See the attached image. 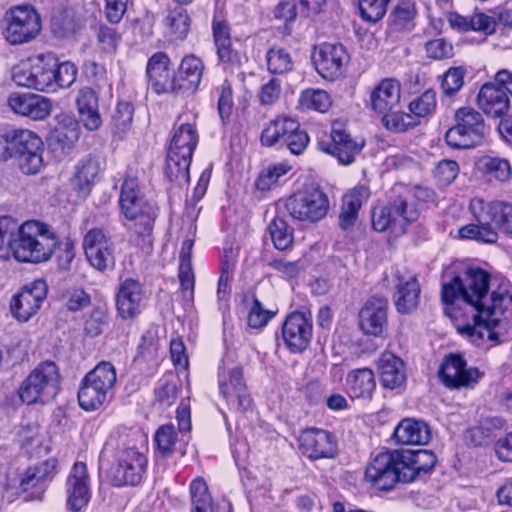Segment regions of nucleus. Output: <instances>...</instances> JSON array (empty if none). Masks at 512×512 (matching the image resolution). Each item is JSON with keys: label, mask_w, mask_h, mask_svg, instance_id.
I'll return each mask as SVG.
<instances>
[{"label": "nucleus", "mask_w": 512, "mask_h": 512, "mask_svg": "<svg viewBox=\"0 0 512 512\" xmlns=\"http://www.w3.org/2000/svg\"><path fill=\"white\" fill-rule=\"evenodd\" d=\"M58 245L54 230L46 223L28 220L10 243V254L21 263L39 264L53 256Z\"/></svg>", "instance_id": "obj_3"}, {"label": "nucleus", "mask_w": 512, "mask_h": 512, "mask_svg": "<svg viewBox=\"0 0 512 512\" xmlns=\"http://www.w3.org/2000/svg\"><path fill=\"white\" fill-rule=\"evenodd\" d=\"M183 118L178 119L179 126L171 139L165 168L167 178L179 187L189 183V168L199 139L195 124Z\"/></svg>", "instance_id": "obj_5"}, {"label": "nucleus", "mask_w": 512, "mask_h": 512, "mask_svg": "<svg viewBox=\"0 0 512 512\" xmlns=\"http://www.w3.org/2000/svg\"><path fill=\"white\" fill-rule=\"evenodd\" d=\"M10 139L11 157L17 159L20 170L26 175L40 172L44 151L42 139L28 129L11 130Z\"/></svg>", "instance_id": "obj_9"}, {"label": "nucleus", "mask_w": 512, "mask_h": 512, "mask_svg": "<svg viewBox=\"0 0 512 512\" xmlns=\"http://www.w3.org/2000/svg\"><path fill=\"white\" fill-rule=\"evenodd\" d=\"M297 121L291 117L281 116L272 120L262 131L261 142L264 146H273L287 135L296 130Z\"/></svg>", "instance_id": "obj_38"}, {"label": "nucleus", "mask_w": 512, "mask_h": 512, "mask_svg": "<svg viewBox=\"0 0 512 512\" xmlns=\"http://www.w3.org/2000/svg\"><path fill=\"white\" fill-rule=\"evenodd\" d=\"M109 395L100 387L93 384L86 377L83 378L78 391V401L81 408L86 411H93L102 406Z\"/></svg>", "instance_id": "obj_42"}, {"label": "nucleus", "mask_w": 512, "mask_h": 512, "mask_svg": "<svg viewBox=\"0 0 512 512\" xmlns=\"http://www.w3.org/2000/svg\"><path fill=\"white\" fill-rule=\"evenodd\" d=\"M268 71L272 74H285L292 70L290 54L283 48H271L266 54Z\"/></svg>", "instance_id": "obj_49"}, {"label": "nucleus", "mask_w": 512, "mask_h": 512, "mask_svg": "<svg viewBox=\"0 0 512 512\" xmlns=\"http://www.w3.org/2000/svg\"><path fill=\"white\" fill-rule=\"evenodd\" d=\"M213 93L217 97V109L221 120L229 121L234 105L231 83L225 79L214 89Z\"/></svg>", "instance_id": "obj_50"}, {"label": "nucleus", "mask_w": 512, "mask_h": 512, "mask_svg": "<svg viewBox=\"0 0 512 512\" xmlns=\"http://www.w3.org/2000/svg\"><path fill=\"white\" fill-rule=\"evenodd\" d=\"M21 224L11 216L0 217V251L5 248L10 252V243L19 233Z\"/></svg>", "instance_id": "obj_64"}, {"label": "nucleus", "mask_w": 512, "mask_h": 512, "mask_svg": "<svg viewBox=\"0 0 512 512\" xmlns=\"http://www.w3.org/2000/svg\"><path fill=\"white\" fill-rule=\"evenodd\" d=\"M477 106L487 116L499 118L505 115L510 107V98L504 89H499L497 85L491 82L481 86L477 98Z\"/></svg>", "instance_id": "obj_31"}, {"label": "nucleus", "mask_w": 512, "mask_h": 512, "mask_svg": "<svg viewBox=\"0 0 512 512\" xmlns=\"http://www.w3.org/2000/svg\"><path fill=\"white\" fill-rule=\"evenodd\" d=\"M146 74L157 94L175 92V74L170 67V58L164 52H156L149 58Z\"/></svg>", "instance_id": "obj_24"}, {"label": "nucleus", "mask_w": 512, "mask_h": 512, "mask_svg": "<svg viewBox=\"0 0 512 512\" xmlns=\"http://www.w3.org/2000/svg\"><path fill=\"white\" fill-rule=\"evenodd\" d=\"M417 15L414 2L403 1L399 3L390 14L391 28L395 31H411L415 27Z\"/></svg>", "instance_id": "obj_43"}, {"label": "nucleus", "mask_w": 512, "mask_h": 512, "mask_svg": "<svg viewBox=\"0 0 512 512\" xmlns=\"http://www.w3.org/2000/svg\"><path fill=\"white\" fill-rule=\"evenodd\" d=\"M320 151L334 156L340 164L349 165L362 149V144L355 142L351 136L340 128L333 127L330 140L318 143Z\"/></svg>", "instance_id": "obj_25"}, {"label": "nucleus", "mask_w": 512, "mask_h": 512, "mask_svg": "<svg viewBox=\"0 0 512 512\" xmlns=\"http://www.w3.org/2000/svg\"><path fill=\"white\" fill-rule=\"evenodd\" d=\"M389 0H358L360 15L367 22L376 23L387 11Z\"/></svg>", "instance_id": "obj_58"}, {"label": "nucleus", "mask_w": 512, "mask_h": 512, "mask_svg": "<svg viewBox=\"0 0 512 512\" xmlns=\"http://www.w3.org/2000/svg\"><path fill=\"white\" fill-rule=\"evenodd\" d=\"M144 295L141 284L134 279H125L116 293V309L123 320L135 319L142 310Z\"/></svg>", "instance_id": "obj_27"}, {"label": "nucleus", "mask_w": 512, "mask_h": 512, "mask_svg": "<svg viewBox=\"0 0 512 512\" xmlns=\"http://www.w3.org/2000/svg\"><path fill=\"white\" fill-rule=\"evenodd\" d=\"M204 73L202 60L194 55L185 56L175 75V92L180 90L195 92L201 82Z\"/></svg>", "instance_id": "obj_35"}, {"label": "nucleus", "mask_w": 512, "mask_h": 512, "mask_svg": "<svg viewBox=\"0 0 512 512\" xmlns=\"http://www.w3.org/2000/svg\"><path fill=\"white\" fill-rule=\"evenodd\" d=\"M57 464L58 461L55 458H50L38 465L29 467L25 471L21 478L20 487L25 492L32 490L30 500L42 499L47 484L56 473Z\"/></svg>", "instance_id": "obj_26"}, {"label": "nucleus", "mask_w": 512, "mask_h": 512, "mask_svg": "<svg viewBox=\"0 0 512 512\" xmlns=\"http://www.w3.org/2000/svg\"><path fill=\"white\" fill-rule=\"evenodd\" d=\"M54 74V92L58 89L69 88L77 78L78 69L75 64L70 61L58 63L55 58Z\"/></svg>", "instance_id": "obj_52"}, {"label": "nucleus", "mask_w": 512, "mask_h": 512, "mask_svg": "<svg viewBox=\"0 0 512 512\" xmlns=\"http://www.w3.org/2000/svg\"><path fill=\"white\" fill-rule=\"evenodd\" d=\"M299 102L303 107L314 109L321 113L326 112L332 104L330 95L326 91L320 89H311L302 92Z\"/></svg>", "instance_id": "obj_54"}, {"label": "nucleus", "mask_w": 512, "mask_h": 512, "mask_svg": "<svg viewBox=\"0 0 512 512\" xmlns=\"http://www.w3.org/2000/svg\"><path fill=\"white\" fill-rule=\"evenodd\" d=\"M466 70L462 66L451 67L443 75L441 89L446 96H454L464 85Z\"/></svg>", "instance_id": "obj_55"}, {"label": "nucleus", "mask_w": 512, "mask_h": 512, "mask_svg": "<svg viewBox=\"0 0 512 512\" xmlns=\"http://www.w3.org/2000/svg\"><path fill=\"white\" fill-rule=\"evenodd\" d=\"M133 106L129 102H119L112 115V128L115 134H125L132 126Z\"/></svg>", "instance_id": "obj_53"}, {"label": "nucleus", "mask_w": 512, "mask_h": 512, "mask_svg": "<svg viewBox=\"0 0 512 512\" xmlns=\"http://www.w3.org/2000/svg\"><path fill=\"white\" fill-rule=\"evenodd\" d=\"M79 123L74 118L63 115L54 130L56 141L62 144L63 147H70L76 143L81 134Z\"/></svg>", "instance_id": "obj_45"}, {"label": "nucleus", "mask_w": 512, "mask_h": 512, "mask_svg": "<svg viewBox=\"0 0 512 512\" xmlns=\"http://www.w3.org/2000/svg\"><path fill=\"white\" fill-rule=\"evenodd\" d=\"M360 327L366 334L379 336L387 322V301L382 297L369 299L360 314Z\"/></svg>", "instance_id": "obj_32"}, {"label": "nucleus", "mask_w": 512, "mask_h": 512, "mask_svg": "<svg viewBox=\"0 0 512 512\" xmlns=\"http://www.w3.org/2000/svg\"><path fill=\"white\" fill-rule=\"evenodd\" d=\"M401 84L394 78L381 80L371 91L369 105L378 115L396 109L400 104Z\"/></svg>", "instance_id": "obj_30"}, {"label": "nucleus", "mask_w": 512, "mask_h": 512, "mask_svg": "<svg viewBox=\"0 0 512 512\" xmlns=\"http://www.w3.org/2000/svg\"><path fill=\"white\" fill-rule=\"evenodd\" d=\"M369 196V188L365 185H358L343 196L341 208L359 213L363 203L368 200Z\"/></svg>", "instance_id": "obj_63"}, {"label": "nucleus", "mask_w": 512, "mask_h": 512, "mask_svg": "<svg viewBox=\"0 0 512 512\" xmlns=\"http://www.w3.org/2000/svg\"><path fill=\"white\" fill-rule=\"evenodd\" d=\"M154 438L158 451L163 456L169 455L173 451L177 441V433L174 425H162L157 429Z\"/></svg>", "instance_id": "obj_61"}, {"label": "nucleus", "mask_w": 512, "mask_h": 512, "mask_svg": "<svg viewBox=\"0 0 512 512\" xmlns=\"http://www.w3.org/2000/svg\"><path fill=\"white\" fill-rule=\"evenodd\" d=\"M212 30L219 64L226 71L238 70L245 56L232 43L228 25L223 21H213Z\"/></svg>", "instance_id": "obj_23"}, {"label": "nucleus", "mask_w": 512, "mask_h": 512, "mask_svg": "<svg viewBox=\"0 0 512 512\" xmlns=\"http://www.w3.org/2000/svg\"><path fill=\"white\" fill-rule=\"evenodd\" d=\"M82 246L87 261L96 270L103 272L114 267L113 243L102 229H89L83 237Z\"/></svg>", "instance_id": "obj_17"}, {"label": "nucleus", "mask_w": 512, "mask_h": 512, "mask_svg": "<svg viewBox=\"0 0 512 512\" xmlns=\"http://www.w3.org/2000/svg\"><path fill=\"white\" fill-rule=\"evenodd\" d=\"M54 67V57L41 55L16 65L13 68L12 79L19 86L41 92H54Z\"/></svg>", "instance_id": "obj_11"}, {"label": "nucleus", "mask_w": 512, "mask_h": 512, "mask_svg": "<svg viewBox=\"0 0 512 512\" xmlns=\"http://www.w3.org/2000/svg\"><path fill=\"white\" fill-rule=\"evenodd\" d=\"M47 296V286L43 280H36L14 295L10 301V311L19 322L29 321L39 310Z\"/></svg>", "instance_id": "obj_18"}, {"label": "nucleus", "mask_w": 512, "mask_h": 512, "mask_svg": "<svg viewBox=\"0 0 512 512\" xmlns=\"http://www.w3.org/2000/svg\"><path fill=\"white\" fill-rule=\"evenodd\" d=\"M417 209L408 204L401 197L397 198L390 206L375 209L372 213V225L376 231L383 232L392 229L394 232H404L408 223L418 219Z\"/></svg>", "instance_id": "obj_12"}, {"label": "nucleus", "mask_w": 512, "mask_h": 512, "mask_svg": "<svg viewBox=\"0 0 512 512\" xmlns=\"http://www.w3.org/2000/svg\"><path fill=\"white\" fill-rule=\"evenodd\" d=\"M67 507L78 512L87 506L90 493V479L84 462H76L67 478L66 483Z\"/></svg>", "instance_id": "obj_21"}, {"label": "nucleus", "mask_w": 512, "mask_h": 512, "mask_svg": "<svg viewBox=\"0 0 512 512\" xmlns=\"http://www.w3.org/2000/svg\"><path fill=\"white\" fill-rule=\"evenodd\" d=\"M489 283L490 275L481 268H470L442 282V302L464 310L458 333L476 346L495 342L498 335L494 329L512 319V295L507 290L489 294Z\"/></svg>", "instance_id": "obj_1"}, {"label": "nucleus", "mask_w": 512, "mask_h": 512, "mask_svg": "<svg viewBox=\"0 0 512 512\" xmlns=\"http://www.w3.org/2000/svg\"><path fill=\"white\" fill-rule=\"evenodd\" d=\"M0 27L4 39L10 45H22L33 41L41 32V18L32 5L23 4L7 9Z\"/></svg>", "instance_id": "obj_7"}, {"label": "nucleus", "mask_w": 512, "mask_h": 512, "mask_svg": "<svg viewBox=\"0 0 512 512\" xmlns=\"http://www.w3.org/2000/svg\"><path fill=\"white\" fill-rule=\"evenodd\" d=\"M505 420L500 416L483 417L479 425L470 430V439L476 446H484L490 443L494 433L505 427Z\"/></svg>", "instance_id": "obj_41"}, {"label": "nucleus", "mask_w": 512, "mask_h": 512, "mask_svg": "<svg viewBox=\"0 0 512 512\" xmlns=\"http://www.w3.org/2000/svg\"><path fill=\"white\" fill-rule=\"evenodd\" d=\"M477 168L490 180L506 182L512 176L509 161L496 156L484 155L480 157L477 161Z\"/></svg>", "instance_id": "obj_39"}, {"label": "nucleus", "mask_w": 512, "mask_h": 512, "mask_svg": "<svg viewBox=\"0 0 512 512\" xmlns=\"http://www.w3.org/2000/svg\"><path fill=\"white\" fill-rule=\"evenodd\" d=\"M439 377L450 389L473 388L481 380L483 373L475 367H468L462 356L451 353L444 358Z\"/></svg>", "instance_id": "obj_14"}, {"label": "nucleus", "mask_w": 512, "mask_h": 512, "mask_svg": "<svg viewBox=\"0 0 512 512\" xmlns=\"http://www.w3.org/2000/svg\"><path fill=\"white\" fill-rule=\"evenodd\" d=\"M396 292L394 294V302L400 313H409L414 310L419 302L420 287L416 277L410 272L395 274Z\"/></svg>", "instance_id": "obj_33"}, {"label": "nucleus", "mask_w": 512, "mask_h": 512, "mask_svg": "<svg viewBox=\"0 0 512 512\" xmlns=\"http://www.w3.org/2000/svg\"><path fill=\"white\" fill-rule=\"evenodd\" d=\"M120 212L129 222L127 228L139 236L145 244L151 243V235L157 217V208L146 201L135 177H127L119 197Z\"/></svg>", "instance_id": "obj_4"}, {"label": "nucleus", "mask_w": 512, "mask_h": 512, "mask_svg": "<svg viewBox=\"0 0 512 512\" xmlns=\"http://www.w3.org/2000/svg\"><path fill=\"white\" fill-rule=\"evenodd\" d=\"M100 172V165L95 158L81 160L76 166L75 179L81 190L88 188L97 178Z\"/></svg>", "instance_id": "obj_51"}, {"label": "nucleus", "mask_w": 512, "mask_h": 512, "mask_svg": "<svg viewBox=\"0 0 512 512\" xmlns=\"http://www.w3.org/2000/svg\"><path fill=\"white\" fill-rule=\"evenodd\" d=\"M313 325L310 317L302 312L289 314L282 325V338L292 353L304 351L310 344Z\"/></svg>", "instance_id": "obj_19"}, {"label": "nucleus", "mask_w": 512, "mask_h": 512, "mask_svg": "<svg viewBox=\"0 0 512 512\" xmlns=\"http://www.w3.org/2000/svg\"><path fill=\"white\" fill-rule=\"evenodd\" d=\"M398 461L402 482L409 483L431 471L436 463V456L428 450H402L398 451Z\"/></svg>", "instance_id": "obj_28"}, {"label": "nucleus", "mask_w": 512, "mask_h": 512, "mask_svg": "<svg viewBox=\"0 0 512 512\" xmlns=\"http://www.w3.org/2000/svg\"><path fill=\"white\" fill-rule=\"evenodd\" d=\"M318 73L325 79L340 77L349 61V55L342 44L324 43L314 56Z\"/></svg>", "instance_id": "obj_20"}, {"label": "nucleus", "mask_w": 512, "mask_h": 512, "mask_svg": "<svg viewBox=\"0 0 512 512\" xmlns=\"http://www.w3.org/2000/svg\"><path fill=\"white\" fill-rule=\"evenodd\" d=\"M285 207L292 219L311 224L327 215L329 199L321 189L311 187L291 195L286 200Z\"/></svg>", "instance_id": "obj_10"}, {"label": "nucleus", "mask_w": 512, "mask_h": 512, "mask_svg": "<svg viewBox=\"0 0 512 512\" xmlns=\"http://www.w3.org/2000/svg\"><path fill=\"white\" fill-rule=\"evenodd\" d=\"M383 126L394 133H403L418 125L417 119L412 114L398 111L396 109L382 114Z\"/></svg>", "instance_id": "obj_46"}, {"label": "nucleus", "mask_w": 512, "mask_h": 512, "mask_svg": "<svg viewBox=\"0 0 512 512\" xmlns=\"http://www.w3.org/2000/svg\"><path fill=\"white\" fill-rule=\"evenodd\" d=\"M380 380L383 387L397 389L406 381L404 362L392 353H383L379 359Z\"/></svg>", "instance_id": "obj_37"}, {"label": "nucleus", "mask_w": 512, "mask_h": 512, "mask_svg": "<svg viewBox=\"0 0 512 512\" xmlns=\"http://www.w3.org/2000/svg\"><path fill=\"white\" fill-rule=\"evenodd\" d=\"M190 493L191 512H214L212 498L204 480H193L190 484Z\"/></svg>", "instance_id": "obj_47"}, {"label": "nucleus", "mask_w": 512, "mask_h": 512, "mask_svg": "<svg viewBox=\"0 0 512 512\" xmlns=\"http://www.w3.org/2000/svg\"><path fill=\"white\" fill-rule=\"evenodd\" d=\"M469 211L474 223L459 229V237L481 243L494 244L497 242L500 230L506 235H512V203L505 200L485 201L473 198Z\"/></svg>", "instance_id": "obj_2"}, {"label": "nucleus", "mask_w": 512, "mask_h": 512, "mask_svg": "<svg viewBox=\"0 0 512 512\" xmlns=\"http://www.w3.org/2000/svg\"><path fill=\"white\" fill-rule=\"evenodd\" d=\"M219 392L227 404L240 411L248 410L252 399L240 367L220 368L218 375Z\"/></svg>", "instance_id": "obj_16"}, {"label": "nucleus", "mask_w": 512, "mask_h": 512, "mask_svg": "<svg viewBox=\"0 0 512 512\" xmlns=\"http://www.w3.org/2000/svg\"><path fill=\"white\" fill-rule=\"evenodd\" d=\"M108 324V312L104 306L94 307L85 320L84 331L90 337L103 333Z\"/></svg>", "instance_id": "obj_56"}, {"label": "nucleus", "mask_w": 512, "mask_h": 512, "mask_svg": "<svg viewBox=\"0 0 512 512\" xmlns=\"http://www.w3.org/2000/svg\"><path fill=\"white\" fill-rule=\"evenodd\" d=\"M488 133L482 115L472 107H462L455 112V125L445 134L452 148L470 149L480 145Z\"/></svg>", "instance_id": "obj_8"}, {"label": "nucleus", "mask_w": 512, "mask_h": 512, "mask_svg": "<svg viewBox=\"0 0 512 512\" xmlns=\"http://www.w3.org/2000/svg\"><path fill=\"white\" fill-rule=\"evenodd\" d=\"M81 27L82 21L72 9L56 11L51 18V31L59 38H68Z\"/></svg>", "instance_id": "obj_40"}, {"label": "nucleus", "mask_w": 512, "mask_h": 512, "mask_svg": "<svg viewBox=\"0 0 512 512\" xmlns=\"http://www.w3.org/2000/svg\"><path fill=\"white\" fill-rule=\"evenodd\" d=\"M166 24L169 26L174 39L183 40L190 28V18L184 8L177 7L167 15Z\"/></svg>", "instance_id": "obj_48"}, {"label": "nucleus", "mask_w": 512, "mask_h": 512, "mask_svg": "<svg viewBox=\"0 0 512 512\" xmlns=\"http://www.w3.org/2000/svg\"><path fill=\"white\" fill-rule=\"evenodd\" d=\"M79 122L89 131H96L102 125L99 111V94L92 87H81L75 96Z\"/></svg>", "instance_id": "obj_29"}, {"label": "nucleus", "mask_w": 512, "mask_h": 512, "mask_svg": "<svg viewBox=\"0 0 512 512\" xmlns=\"http://www.w3.org/2000/svg\"><path fill=\"white\" fill-rule=\"evenodd\" d=\"M398 451L377 454L365 471V479L378 490H390L402 482Z\"/></svg>", "instance_id": "obj_13"}, {"label": "nucleus", "mask_w": 512, "mask_h": 512, "mask_svg": "<svg viewBox=\"0 0 512 512\" xmlns=\"http://www.w3.org/2000/svg\"><path fill=\"white\" fill-rule=\"evenodd\" d=\"M394 438L403 445H425L429 442L431 432L423 421L403 419L394 430Z\"/></svg>", "instance_id": "obj_36"}, {"label": "nucleus", "mask_w": 512, "mask_h": 512, "mask_svg": "<svg viewBox=\"0 0 512 512\" xmlns=\"http://www.w3.org/2000/svg\"><path fill=\"white\" fill-rule=\"evenodd\" d=\"M345 388L351 399L370 400L376 388L375 374L370 368H358L348 372Z\"/></svg>", "instance_id": "obj_34"}, {"label": "nucleus", "mask_w": 512, "mask_h": 512, "mask_svg": "<svg viewBox=\"0 0 512 512\" xmlns=\"http://www.w3.org/2000/svg\"><path fill=\"white\" fill-rule=\"evenodd\" d=\"M300 449L310 459L333 458L337 454L334 435L326 430L312 428L299 437Z\"/></svg>", "instance_id": "obj_22"}, {"label": "nucleus", "mask_w": 512, "mask_h": 512, "mask_svg": "<svg viewBox=\"0 0 512 512\" xmlns=\"http://www.w3.org/2000/svg\"><path fill=\"white\" fill-rule=\"evenodd\" d=\"M290 170L291 166L285 162L271 164L259 175L256 185L261 190L269 189Z\"/></svg>", "instance_id": "obj_59"}, {"label": "nucleus", "mask_w": 512, "mask_h": 512, "mask_svg": "<svg viewBox=\"0 0 512 512\" xmlns=\"http://www.w3.org/2000/svg\"><path fill=\"white\" fill-rule=\"evenodd\" d=\"M147 467L144 453L135 447L123 448L117 455V463L112 468L114 485H138Z\"/></svg>", "instance_id": "obj_15"}, {"label": "nucleus", "mask_w": 512, "mask_h": 512, "mask_svg": "<svg viewBox=\"0 0 512 512\" xmlns=\"http://www.w3.org/2000/svg\"><path fill=\"white\" fill-rule=\"evenodd\" d=\"M85 377L109 396L112 394L117 380L116 369L108 361L98 363Z\"/></svg>", "instance_id": "obj_44"}, {"label": "nucleus", "mask_w": 512, "mask_h": 512, "mask_svg": "<svg viewBox=\"0 0 512 512\" xmlns=\"http://www.w3.org/2000/svg\"><path fill=\"white\" fill-rule=\"evenodd\" d=\"M61 376L58 366L53 361L38 364L23 380L18 395L27 404H48L60 390Z\"/></svg>", "instance_id": "obj_6"}, {"label": "nucleus", "mask_w": 512, "mask_h": 512, "mask_svg": "<svg viewBox=\"0 0 512 512\" xmlns=\"http://www.w3.org/2000/svg\"><path fill=\"white\" fill-rule=\"evenodd\" d=\"M436 105V92L426 90L419 97L410 102L409 110L416 119L432 114L436 109Z\"/></svg>", "instance_id": "obj_57"}, {"label": "nucleus", "mask_w": 512, "mask_h": 512, "mask_svg": "<svg viewBox=\"0 0 512 512\" xmlns=\"http://www.w3.org/2000/svg\"><path fill=\"white\" fill-rule=\"evenodd\" d=\"M178 392L177 381L161 379L155 389V398L162 407H170L175 403Z\"/></svg>", "instance_id": "obj_62"}, {"label": "nucleus", "mask_w": 512, "mask_h": 512, "mask_svg": "<svg viewBox=\"0 0 512 512\" xmlns=\"http://www.w3.org/2000/svg\"><path fill=\"white\" fill-rule=\"evenodd\" d=\"M269 232L276 249L285 250L292 244V233L288 231L287 223L283 219H274L269 225Z\"/></svg>", "instance_id": "obj_60"}]
</instances>
